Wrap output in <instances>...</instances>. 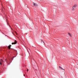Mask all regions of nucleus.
Here are the masks:
<instances>
[{"mask_svg": "<svg viewBox=\"0 0 78 78\" xmlns=\"http://www.w3.org/2000/svg\"><path fill=\"white\" fill-rule=\"evenodd\" d=\"M17 44V41H16V40H15L14 42L12 43V44L13 45L14 44Z\"/></svg>", "mask_w": 78, "mask_h": 78, "instance_id": "1", "label": "nucleus"}, {"mask_svg": "<svg viewBox=\"0 0 78 78\" xmlns=\"http://www.w3.org/2000/svg\"><path fill=\"white\" fill-rule=\"evenodd\" d=\"M3 62V60L1 59L0 61V65H2V63Z\"/></svg>", "mask_w": 78, "mask_h": 78, "instance_id": "2", "label": "nucleus"}, {"mask_svg": "<svg viewBox=\"0 0 78 78\" xmlns=\"http://www.w3.org/2000/svg\"><path fill=\"white\" fill-rule=\"evenodd\" d=\"M77 6V5H75L73 7V9H74L75 8H76Z\"/></svg>", "mask_w": 78, "mask_h": 78, "instance_id": "3", "label": "nucleus"}, {"mask_svg": "<svg viewBox=\"0 0 78 78\" xmlns=\"http://www.w3.org/2000/svg\"><path fill=\"white\" fill-rule=\"evenodd\" d=\"M34 5L35 6H38L37 4H36L35 3H34Z\"/></svg>", "mask_w": 78, "mask_h": 78, "instance_id": "4", "label": "nucleus"}, {"mask_svg": "<svg viewBox=\"0 0 78 78\" xmlns=\"http://www.w3.org/2000/svg\"><path fill=\"white\" fill-rule=\"evenodd\" d=\"M68 34L69 36H70V37H72V34H70V33H69Z\"/></svg>", "mask_w": 78, "mask_h": 78, "instance_id": "5", "label": "nucleus"}, {"mask_svg": "<svg viewBox=\"0 0 78 78\" xmlns=\"http://www.w3.org/2000/svg\"><path fill=\"white\" fill-rule=\"evenodd\" d=\"M11 45H9L8 46V48L9 49H10V48H11Z\"/></svg>", "mask_w": 78, "mask_h": 78, "instance_id": "6", "label": "nucleus"}, {"mask_svg": "<svg viewBox=\"0 0 78 78\" xmlns=\"http://www.w3.org/2000/svg\"><path fill=\"white\" fill-rule=\"evenodd\" d=\"M59 68L60 69H62V70H64L63 69H62L61 67L60 66H59Z\"/></svg>", "mask_w": 78, "mask_h": 78, "instance_id": "7", "label": "nucleus"}, {"mask_svg": "<svg viewBox=\"0 0 78 78\" xmlns=\"http://www.w3.org/2000/svg\"><path fill=\"white\" fill-rule=\"evenodd\" d=\"M41 41L42 42H43V43H44V41H42V40H41Z\"/></svg>", "mask_w": 78, "mask_h": 78, "instance_id": "8", "label": "nucleus"}, {"mask_svg": "<svg viewBox=\"0 0 78 78\" xmlns=\"http://www.w3.org/2000/svg\"><path fill=\"white\" fill-rule=\"evenodd\" d=\"M28 70H28V69H27V72H28Z\"/></svg>", "mask_w": 78, "mask_h": 78, "instance_id": "9", "label": "nucleus"}, {"mask_svg": "<svg viewBox=\"0 0 78 78\" xmlns=\"http://www.w3.org/2000/svg\"><path fill=\"white\" fill-rule=\"evenodd\" d=\"M5 60L6 61V59H5Z\"/></svg>", "mask_w": 78, "mask_h": 78, "instance_id": "10", "label": "nucleus"}, {"mask_svg": "<svg viewBox=\"0 0 78 78\" xmlns=\"http://www.w3.org/2000/svg\"><path fill=\"white\" fill-rule=\"evenodd\" d=\"M3 34H4V33H3Z\"/></svg>", "mask_w": 78, "mask_h": 78, "instance_id": "11", "label": "nucleus"}]
</instances>
